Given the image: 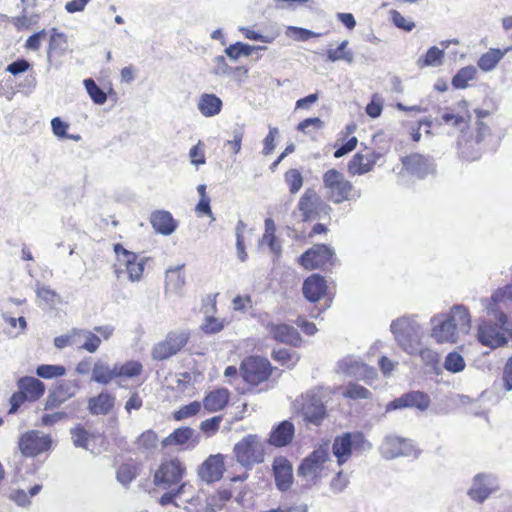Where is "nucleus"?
Returning <instances> with one entry per match:
<instances>
[{
  "instance_id": "nucleus-1",
  "label": "nucleus",
  "mask_w": 512,
  "mask_h": 512,
  "mask_svg": "<svg viewBox=\"0 0 512 512\" xmlns=\"http://www.w3.org/2000/svg\"><path fill=\"white\" fill-rule=\"evenodd\" d=\"M430 322V336L438 344H455L459 333L467 334L471 328L470 313L461 304L452 306L448 313L433 316Z\"/></svg>"
},
{
  "instance_id": "nucleus-2",
  "label": "nucleus",
  "mask_w": 512,
  "mask_h": 512,
  "mask_svg": "<svg viewBox=\"0 0 512 512\" xmlns=\"http://www.w3.org/2000/svg\"><path fill=\"white\" fill-rule=\"evenodd\" d=\"M487 313L494 315L495 321L483 319L478 324V341L491 349L504 346L507 343V332L512 327V321L502 311H496L491 304L486 306Z\"/></svg>"
},
{
  "instance_id": "nucleus-3",
  "label": "nucleus",
  "mask_w": 512,
  "mask_h": 512,
  "mask_svg": "<svg viewBox=\"0 0 512 512\" xmlns=\"http://www.w3.org/2000/svg\"><path fill=\"white\" fill-rule=\"evenodd\" d=\"M277 367L264 356L250 355L245 357L239 366V374L250 390L268 384Z\"/></svg>"
},
{
  "instance_id": "nucleus-4",
  "label": "nucleus",
  "mask_w": 512,
  "mask_h": 512,
  "mask_svg": "<svg viewBox=\"0 0 512 512\" xmlns=\"http://www.w3.org/2000/svg\"><path fill=\"white\" fill-rule=\"evenodd\" d=\"M322 181L327 200L334 204L352 201L360 196V191L353 183L335 168L327 170Z\"/></svg>"
},
{
  "instance_id": "nucleus-5",
  "label": "nucleus",
  "mask_w": 512,
  "mask_h": 512,
  "mask_svg": "<svg viewBox=\"0 0 512 512\" xmlns=\"http://www.w3.org/2000/svg\"><path fill=\"white\" fill-rule=\"evenodd\" d=\"M371 448V443L360 431L344 432L337 435L332 443V453L339 466L345 464L353 454H361Z\"/></svg>"
},
{
  "instance_id": "nucleus-6",
  "label": "nucleus",
  "mask_w": 512,
  "mask_h": 512,
  "mask_svg": "<svg viewBox=\"0 0 512 512\" xmlns=\"http://www.w3.org/2000/svg\"><path fill=\"white\" fill-rule=\"evenodd\" d=\"M236 460L246 469L260 464L265 458V445L256 434L243 437L233 448Z\"/></svg>"
},
{
  "instance_id": "nucleus-7",
  "label": "nucleus",
  "mask_w": 512,
  "mask_h": 512,
  "mask_svg": "<svg viewBox=\"0 0 512 512\" xmlns=\"http://www.w3.org/2000/svg\"><path fill=\"white\" fill-rule=\"evenodd\" d=\"M185 474L186 466L178 457L164 459L154 473L153 482L162 489H174L181 485L185 486Z\"/></svg>"
},
{
  "instance_id": "nucleus-8",
  "label": "nucleus",
  "mask_w": 512,
  "mask_h": 512,
  "mask_svg": "<svg viewBox=\"0 0 512 512\" xmlns=\"http://www.w3.org/2000/svg\"><path fill=\"white\" fill-rule=\"evenodd\" d=\"M191 334L188 330H173L165 338L157 342L152 350L153 360L163 361L178 354L189 342Z\"/></svg>"
},
{
  "instance_id": "nucleus-9",
  "label": "nucleus",
  "mask_w": 512,
  "mask_h": 512,
  "mask_svg": "<svg viewBox=\"0 0 512 512\" xmlns=\"http://www.w3.org/2000/svg\"><path fill=\"white\" fill-rule=\"evenodd\" d=\"M335 253L326 244H315L298 259L305 270L325 269L334 264Z\"/></svg>"
},
{
  "instance_id": "nucleus-10",
  "label": "nucleus",
  "mask_w": 512,
  "mask_h": 512,
  "mask_svg": "<svg viewBox=\"0 0 512 512\" xmlns=\"http://www.w3.org/2000/svg\"><path fill=\"white\" fill-rule=\"evenodd\" d=\"M328 460V448L319 447L302 460L298 468V474L315 483L323 476L325 464Z\"/></svg>"
},
{
  "instance_id": "nucleus-11",
  "label": "nucleus",
  "mask_w": 512,
  "mask_h": 512,
  "mask_svg": "<svg viewBox=\"0 0 512 512\" xmlns=\"http://www.w3.org/2000/svg\"><path fill=\"white\" fill-rule=\"evenodd\" d=\"M383 157V153L378 152L368 146H364L356 152L347 163V172L351 176H361L371 172L377 162Z\"/></svg>"
},
{
  "instance_id": "nucleus-12",
  "label": "nucleus",
  "mask_w": 512,
  "mask_h": 512,
  "mask_svg": "<svg viewBox=\"0 0 512 512\" xmlns=\"http://www.w3.org/2000/svg\"><path fill=\"white\" fill-rule=\"evenodd\" d=\"M113 250L116 255L117 264L124 267L129 280L132 282L141 280L145 269V260L140 259L136 253L127 250L120 243L114 244Z\"/></svg>"
},
{
  "instance_id": "nucleus-13",
  "label": "nucleus",
  "mask_w": 512,
  "mask_h": 512,
  "mask_svg": "<svg viewBox=\"0 0 512 512\" xmlns=\"http://www.w3.org/2000/svg\"><path fill=\"white\" fill-rule=\"evenodd\" d=\"M18 446L24 456L35 457L51 449L52 439L37 430H30L20 436Z\"/></svg>"
},
{
  "instance_id": "nucleus-14",
  "label": "nucleus",
  "mask_w": 512,
  "mask_h": 512,
  "mask_svg": "<svg viewBox=\"0 0 512 512\" xmlns=\"http://www.w3.org/2000/svg\"><path fill=\"white\" fill-rule=\"evenodd\" d=\"M297 207L302 220L307 222L318 219L327 206L313 189H307L300 197Z\"/></svg>"
},
{
  "instance_id": "nucleus-15",
  "label": "nucleus",
  "mask_w": 512,
  "mask_h": 512,
  "mask_svg": "<svg viewBox=\"0 0 512 512\" xmlns=\"http://www.w3.org/2000/svg\"><path fill=\"white\" fill-rule=\"evenodd\" d=\"M497 478L491 474H478L474 477L473 484L468 491L471 499L483 502L489 495L498 490Z\"/></svg>"
},
{
  "instance_id": "nucleus-16",
  "label": "nucleus",
  "mask_w": 512,
  "mask_h": 512,
  "mask_svg": "<svg viewBox=\"0 0 512 512\" xmlns=\"http://www.w3.org/2000/svg\"><path fill=\"white\" fill-rule=\"evenodd\" d=\"M267 330L273 340L279 343L299 347L302 338L295 327L285 323H268Z\"/></svg>"
},
{
  "instance_id": "nucleus-17",
  "label": "nucleus",
  "mask_w": 512,
  "mask_h": 512,
  "mask_svg": "<svg viewBox=\"0 0 512 512\" xmlns=\"http://www.w3.org/2000/svg\"><path fill=\"white\" fill-rule=\"evenodd\" d=\"M225 472L224 456L210 455L199 467L198 474L207 483L219 481Z\"/></svg>"
},
{
  "instance_id": "nucleus-18",
  "label": "nucleus",
  "mask_w": 512,
  "mask_h": 512,
  "mask_svg": "<svg viewBox=\"0 0 512 512\" xmlns=\"http://www.w3.org/2000/svg\"><path fill=\"white\" fill-rule=\"evenodd\" d=\"M273 473L276 487L287 491L293 483L292 465L285 457H277L273 462Z\"/></svg>"
},
{
  "instance_id": "nucleus-19",
  "label": "nucleus",
  "mask_w": 512,
  "mask_h": 512,
  "mask_svg": "<svg viewBox=\"0 0 512 512\" xmlns=\"http://www.w3.org/2000/svg\"><path fill=\"white\" fill-rule=\"evenodd\" d=\"M420 357V370L426 376H439L443 373L440 354L431 348H422L418 351Z\"/></svg>"
},
{
  "instance_id": "nucleus-20",
  "label": "nucleus",
  "mask_w": 512,
  "mask_h": 512,
  "mask_svg": "<svg viewBox=\"0 0 512 512\" xmlns=\"http://www.w3.org/2000/svg\"><path fill=\"white\" fill-rule=\"evenodd\" d=\"M303 295L310 302H318L327 292V283L323 276L312 274L304 280Z\"/></svg>"
},
{
  "instance_id": "nucleus-21",
  "label": "nucleus",
  "mask_w": 512,
  "mask_h": 512,
  "mask_svg": "<svg viewBox=\"0 0 512 512\" xmlns=\"http://www.w3.org/2000/svg\"><path fill=\"white\" fill-rule=\"evenodd\" d=\"M114 372L119 383L127 380H136L144 372V366L139 360H127L125 362H116Z\"/></svg>"
},
{
  "instance_id": "nucleus-22",
  "label": "nucleus",
  "mask_w": 512,
  "mask_h": 512,
  "mask_svg": "<svg viewBox=\"0 0 512 512\" xmlns=\"http://www.w3.org/2000/svg\"><path fill=\"white\" fill-rule=\"evenodd\" d=\"M230 391L221 387L207 393L203 398L202 405L208 412L223 410L229 403Z\"/></svg>"
},
{
  "instance_id": "nucleus-23",
  "label": "nucleus",
  "mask_w": 512,
  "mask_h": 512,
  "mask_svg": "<svg viewBox=\"0 0 512 512\" xmlns=\"http://www.w3.org/2000/svg\"><path fill=\"white\" fill-rule=\"evenodd\" d=\"M115 396L108 392L102 391L98 395L88 399V410L93 415H107L115 406Z\"/></svg>"
},
{
  "instance_id": "nucleus-24",
  "label": "nucleus",
  "mask_w": 512,
  "mask_h": 512,
  "mask_svg": "<svg viewBox=\"0 0 512 512\" xmlns=\"http://www.w3.org/2000/svg\"><path fill=\"white\" fill-rule=\"evenodd\" d=\"M294 433V425L290 421H282L270 432L268 442L275 447L287 446L292 442Z\"/></svg>"
},
{
  "instance_id": "nucleus-25",
  "label": "nucleus",
  "mask_w": 512,
  "mask_h": 512,
  "mask_svg": "<svg viewBox=\"0 0 512 512\" xmlns=\"http://www.w3.org/2000/svg\"><path fill=\"white\" fill-rule=\"evenodd\" d=\"M150 222L152 227L160 234L170 235L177 228V222L170 212L157 210L151 214Z\"/></svg>"
},
{
  "instance_id": "nucleus-26",
  "label": "nucleus",
  "mask_w": 512,
  "mask_h": 512,
  "mask_svg": "<svg viewBox=\"0 0 512 512\" xmlns=\"http://www.w3.org/2000/svg\"><path fill=\"white\" fill-rule=\"evenodd\" d=\"M17 386L28 398V401L31 402L37 401L45 393L44 383L35 377H21L17 382Z\"/></svg>"
},
{
  "instance_id": "nucleus-27",
  "label": "nucleus",
  "mask_w": 512,
  "mask_h": 512,
  "mask_svg": "<svg viewBox=\"0 0 512 512\" xmlns=\"http://www.w3.org/2000/svg\"><path fill=\"white\" fill-rule=\"evenodd\" d=\"M302 413L304 420L315 426H319L327 415L324 404L314 398L303 404Z\"/></svg>"
},
{
  "instance_id": "nucleus-28",
  "label": "nucleus",
  "mask_w": 512,
  "mask_h": 512,
  "mask_svg": "<svg viewBox=\"0 0 512 512\" xmlns=\"http://www.w3.org/2000/svg\"><path fill=\"white\" fill-rule=\"evenodd\" d=\"M222 100L215 94L204 93L200 96L198 109L205 117H212L220 113Z\"/></svg>"
},
{
  "instance_id": "nucleus-29",
  "label": "nucleus",
  "mask_w": 512,
  "mask_h": 512,
  "mask_svg": "<svg viewBox=\"0 0 512 512\" xmlns=\"http://www.w3.org/2000/svg\"><path fill=\"white\" fill-rule=\"evenodd\" d=\"M67 43V36L62 32H58L57 28H52L47 47L48 59L51 60L54 56L63 54L66 50Z\"/></svg>"
},
{
  "instance_id": "nucleus-30",
  "label": "nucleus",
  "mask_w": 512,
  "mask_h": 512,
  "mask_svg": "<svg viewBox=\"0 0 512 512\" xmlns=\"http://www.w3.org/2000/svg\"><path fill=\"white\" fill-rule=\"evenodd\" d=\"M194 430L190 427H180L175 429L167 437H165L161 444L163 447L181 446L187 444L192 440Z\"/></svg>"
},
{
  "instance_id": "nucleus-31",
  "label": "nucleus",
  "mask_w": 512,
  "mask_h": 512,
  "mask_svg": "<svg viewBox=\"0 0 512 512\" xmlns=\"http://www.w3.org/2000/svg\"><path fill=\"white\" fill-rule=\"evenodd\" d=\"M139 471L140 463L130 459L119 466L116 473L117 480L120 483L127 485L136 478V476L139 474Z\"/></svg>"
},
{
  "instance_id": "nucleus-32",
  "label": "nucleus",
  "mask_w": 512,
  "mask_h": 512,
  "mask_svg": "<svg viewBox=\"0 0 512 512\" xmlns=\"http://www.w3.org/2000/svg\"><path fill=\"white\" fill-rule=\"evenodd\" d=\"M92 380L102 385H107L113 380H117L114 366L110 368L102 362L95 363L92 369Z\"/></svg>"
},
{
  "instance_id": "nucleus-33",
  "label": "nucleus",
  "mask_w": 512,
  "mask_h": 512,
  "mask_svg": "<svg viewBox=\"0 0 512 512\" xmlns=\"http://www.w3.org/2000/svg\"><path fill=\"white\" fill-rule=\"evenodd\" d=\"M504 54L500 49H489L479 58L478 67L486 72L492 71L504 57Z\"/></svg>"
},
{
  "instance_id": "nucleus-34",
  "label": "nucleus",
  "mask_w": 512,
  "mask_h": 512,
  "mask_svg": "<svg viewBox=\"0 0 512 512\" xmlns=\"http://www.w3.org/2000/svg\"><path fill=\"white\" fill-rule=\"evenodd\" d=\"M465 367H466V362H465L464 357L456 351L449 352L445 356L444 362L442 365V369L444 368L446 371L453 373V374H457V373L464 371Z\"/></svg>"
},
{
  "instance_id": "nucleus-35",
  "label": "nucleus",
  "mask_w": 512,
  "mask_h": 512,
  "mask_svg": "<svg viewBox=\"0 0 512 512\" xmlns=\"http://www.w3.org/2000/svg\"><path fill=\"white\" fill-rule=\"evenodd\" d=\"M416 405V392L411 391L401 395L398 398L390 401L385 406V412H392L395 410H402L405 408H410Z\"/></svg>"
},
{
  "instance_id": "nucleus-36",
  "label": "nucleus",
  "mask_w": 512,
  "mask_h": 512,
  "mask_svg": "<svg viewBox=\"0 0 512 512\" xmlns=\"http://www.w3.org/2000/svg\"><path fill=\"white\" fill-rule=\"evenodd\" d=\"M159 442V438L157 433L148 429L142 432L135 440V445L138 450L141 451H150L157 447Z\"/></svg>"
},
{
  "instance_id": "nucleus-37",
  "label": "nucleus",
  "mask_w": 512,
  "mask_h": 512,
  "mask_svg": "<svg viewBox=\"0 0 512 512\" xmlns=\"http://www.w3.org/2000/svg\"><path fill=\"white\" fill-rule=\"evenodd\" d=\"M185 284V276L182 267L168 269L165 276V287L167 290L175 291Z\"/></svg>"
},
{
  "instance_id": "nucleus-38",
  "label": "nucleus",
  "mask_w": 512,
  "mask_h": 512,
  "mask_svg": "<svg viewBox=\"0 0 512 512\" xmlns=\"http://www.w3.org/2000/svg\"><path fill=\"white\" fill-rule=\"evenodd\" d=\"M271 357L274 361L278 362L282 366L292 368L296 365L299 360V356L295 352H291L286 348H279L273 350Z\"/></svg>"
},
{
  "instance_id": "nucleus-39",
  "label": "nucleus",
  "mask_w": 512,
  "mask_h": 512,
  "mask_svg": "<svg viewBox=\"0 0 512 512\" xmlns=\"http://www.w3.org/2000/svg\"><path fill=\"white\" fill-rule=\"evenodd\" d=\"M476 72L477 71L474 66H466L461 68L452 79L453 87L456 89L466 88L468 82L475 78Z\"/></svg>"
},
{
  "instance_id": "nucleus-40",
  "label": "nucleus",
  "mask_w": 512,
  "mask_h": 512,
  "mask_svg": "<svg viewBox=\"0 0 512 512\" xmlns=\"http://www.w3.org/2000/svg\"><path fill=\"white\" fill-rule=\"evenodd\" d=\"M348 41L344 40L336 49H329L326 52L327 60L331 62L344 60L348 63L353 61V53L346 50Z\"/></svg>"
},
{
  "instance_id": "nucleus-41",
  "label": "nucleus",
  "mask_w": 512,
  "mask_h": 512,
  "mask_svg": "<svg viewBox=\"0 0 512 512\" xmlns=\"http://www.w3.org/2000/svg\"><path fill=\"white\" fill-rule=\"evenodd\" d=\"M284 179L291 194H296L303 186V176L298 169L292 168L287 170L284 174Z\"/></svg>"
},
{
  "instance_id": "nucleus-42",
  "label": "nucleus",
  "mask_w": 512,
  "mask_h": 512,
  "mask_svg": "<svg viewBox=\"0 0 512 512\" xmlns=\"http://www.w3.org/2000/svg\"><path fill=\"white\" fill-rule=\"evenodd\" d=\"M83 83L87 93L89 94L90 98L93 100L95 104L102 105L106 102V93L96 84V82L93 79H85Z\"/></svg>"
},
{
  "instance_id": "nucleus-43",
  "label": "nucleus",
  "mask_w": 512,
  "mask_h": 512,
  "mask_svg": "<svg viewBox=\"0 0 512 512\" xmlns=\"http://www.w3.org/2000/svg\"><path fill=\"white\" fill-rule=\"evenodd\" d=\"M202 408V403L199 401L190 402L187 405L181 406L178 410L173 413V418L176 421H181L197 415Z\"/></svg>"
},
{
  "instance_id": "nucleus-44",
  "label": "nucleus",
  "mask_w": 512,
  "mask_h": 512,
  "mask_svg": "<svg viewBox=\"0 0 512 512\" xmlns=\"http://www.w3.org/2000/svg\"><path fill=\"white\" fill-rule=\"evenodd\" d=\"M254 48L248 44L242 42H236L231 44L225 49L226 55L232 59L237 60L241 56H250L253 52Z\"/></svg>"
},
{
  "instance_id": "nucleus-45",
  "label": "nucleus",
  "mask_w": 512,
  "mask_h": 512,
  "mask_svg": "<svg viewBox=\"0 0 512 512\" xmlns=\"http://www.w3.org/2000/svg\"><path fill=\"white\" fill-rule=\"evenodd\" d=\"M66 369L62 365H39L36 369V374L44 379H51L64 376Z\"/></svg>"
},
{
  "instance_id": "nucleus-46",
  "label": "nucleus",
  "mask_w": 512,
  "mask_h": 512,
  "mask_svg": "<svg viewBox=\"0 0 512 512\" xmlns=\"http://www.w3.org/2000/svg\"><path fill=\"white\" fill-rule=\"evenodd\" d=\"M324 127V122L318 118H306L299 122L297 125V130L302 132L303 134L312 135L313 132H317Z\"/></svg>"
},
{
  "instance_id": "nucleus-47",
  "label": "nucleus",
  "mask_w": 512,
  "mask_h": 512,
  "mask_svg": "<svg viewBox=\"0 0 512 512\" xmlns=\"http://www.w3.org/2000/svg\"><path fill=\"white\" fill-rule=\"evenodd\" d=\"M411 327L408 318L402 317L392 322L391 331L395 335L396 339L403 343L406 336L408 335L409 328Z\"/></svg>"
},
{
  "instance_id": "nucleus-48",
  "label": "nucleus",
  "mask_w": 512,
  "mask_h": 512,
  "mask_svg": "<svg viewBox=\"0 0 512 512\" xmlns=\"http://www.w3.org/2000/svg\"><path fill=\"white\" fill-rule=\"evenodd\" d=\"M444 58V50L439 49L436 46L431 47L425 54L422 66L438 67L442 65Z\"/></svg>"
},
{
  "instance_id": "nucleus-49",
  "label": "nucleus",
  "mask_w": 512,
  "mask_h": 512,
  "mask_svg": "<svg viewBox=\"0 0 512 512\" xmlns=\"http://www.w3.org/2000/svg\"><path fill=\"white\" fill-rule=\"evenodd\" d=\"M73 443L77 447L87 448L89 440L93 437L83 426L78 425L71 430Z\"/></svg>"
},
{
  "instance_id": "nucleus-50",
  "label": "nucleus",
  "mask_w": 512,
  "mask_h": 512,
  "mask_svg": "<svg viewBox=\"0 0 512 512\" xmlns=\"http://www.w3.org/2000/svg\"><path fill=\"white\" fill-rule=\"evenodd\" d=\"M436 166L430 157L418 155V179L429 175H435Z\"/></svg>"
},
{
  "instance_id": "nucleus-51",
  "label": "nucleus",
  "mask_w": 512,
  "mask_h": 512,
  "mask_svg": "<svg viewBox=\"0 0 512 512\" xmlns=\"http://www.w3.org/2000/svg\"><path fill=\"white\" fill-rule=\"evenodd\" d=\"M344 396L350 399H367L371 396L370 391L362 385L356 383H350L346 391L344 392Z\"/></svg>"
},
{
  "instance_id": "nucleus-52",
  "label": "nucleus",
  "mask_w": 512,
  "mask_h": 512,
  "mask_svg": "<svg viewBox=\"0 0 512 512\" xmlns=\"http://www.w3.org/2000/svg\"><path fill=\"white\" fill-rule=\"evenodd\" d=\"M47 37V32L42 29L38 32L33 33L27 38L24 44V48L30 51H37L40 49L42 41Z\"/></svg>"
},
{
  "instance_id": "nucleus-53",
  "label": "nucleus",
  "mask_w": 512,
  "mask_h": 512,
  "mask_svg": "<svg viewBox=\"0 0 512 512\" xmlns=\"http://www.w3.org/2000/svg\"><path fill=\"white\" fill-rule=\"evenodd\" d=\"M441 119L444 121L445 124L460 129H463L467 124L466 118L464 116L455 114L452 111H445L441 115Z\"/></svg>"
},
{
  "instance_id": "nucleus-54",
  "label": "nucleus",
  "mask_w": 512,
  "mask_h": 512,
  "mask_svg": "<svg viewBox=\"0 0 512 512\" xmlns=\"http://www.w3.org/2000/svg\"><path fill=\"white\" fill-rule=\"evenodd\" d=\"M222 416H214L201 422L200 429L208 436L214 435L220 427Z\"/></svg>"
},
{
  "instance_id": "nucleus-55",
  "label": "nucleus",
  "mask_w": 512,
  "mask_h": 512,
  "mask_svg": "<svg viewBox=\"0 0 512 512\" xmlns=\"http://www.w3.org/2000/svg\"><path fill=\"white\" fill-rule=\"evenodd\" d=\"M223 328L224 322L213 316L207 317L204 324L202 325V330L206 334H216Z\"/></svg>"
},
{
  "instance_id": "nucleus-56",
  "label": "nucleus",
  "mask_w": 512,
  "mask_h": 512,
  "mask_svg": "<svg viewBox=\"0 0 512 512\" xmlns=\"http://www.w3.org/2000/svg\"><path fill=\"white\" fill-rule=\"evenodd\" d=\"M189 157L191 163L195 165H202L205 163V152H204V144L199 141L196 145H194L189 151Z\"/></svg>"
},
{
  "instance_id": "nucleus-57",
  "label": "nucleus",
  "mask_w": 512,
  "mask_h": 512,
  "mask_svg": "<svg viewBox=\"0 0 512 512\" xmlns=\"http://www.w3.org/2000/svg\"><path fill=\"white\" fill-rule=\"evenodd\" d=\"M288 31L294 36V38L298 41H307L311 38L318 37L319 34L315 33L311 30L300 28V27H289Z\"/></svg>"
},
{
  "instance_id": "nucleus-58",
  "label": "nucleus",
  "mask_w": 512,
  "mask_h": 512,
  "mask_svg": "<svg viewBox=\"0 0 512 512\" xmlns=\"http://www.w3.org/2000/svg\"><path fill=\"white\" fill-rule=\"evenodd\" d=\"M357 145H358L357 137L352 136L343 145H341L334 151V157L335 158L343 157L344 155L352 152L357 147Z\"/></svg>"
},
{
  "instance_id": "nucleus-59",
  "label": "nucleus",
  "mask_w": 512,
  "mask_h": 512,
  "mask_svg": "<svg viewBox=\"0 0 512 512\" xmlns=\"http://www.w3.org/2000/svg\"><path fill=\"white\" fill-rule=\"evenodd\" d=\"M278 128L273 127L270 128L268 135L264 138L263 144V154L269 155L275 148V137L278 135Z\"/></svg>"
},
{
  "instance_id": "nucleus-60",
  "label": "nucleus",
  "mask_w": 512,
  "mask_h": 512,
  "mask_svg": "<svg viewBox=\"0 0 512 512\" xmlns=\"http://www.w3.org/2000/svg\"><path fill=\"white\" fill-rule=\"evenodd\" d=\"M391 18L395 26L404 30L410 31L414 27V23L408 21L400 12L393 10L391 12Z\"/></svg>"
},
{
  "instance_id": "nucleus-61",
  "label": "nucleus",
  "mask_w": 512,
  "mask_h": 512,
  "mask_svg": "<svg viewBox=\"0 0 512 512\" xmlns=\"http://www.w3.org/2000/svg\"><path fill=\"white\" fill-rule=\"evenodd\" d=\"M51 127L53 133L60 138H67L68 124L63 122L59 117H55L51 120Z\"/></svg>"
},
{
  "instance_id": "nucleus-62",
  "label": "nucleus",
  "mask_w": 512,
  "mask_h": 512,
  "mask_svg": "<svg viewBox=\"0 0 512 512\" xmlns=\"http://www.w3.org/2000/svg\"><path fill=\"white\" fill-rule=\"evenodd\" d=\"M100 344L101 338L96 334L89 333L81 348L90 353H94L99 348Z\"/></svg>"
},
{
  "instance_id": "nucleus-63",
  "label": "nucleus",
  "mask_w": 512,
  "mask_h": 512,
  "mask_svg": "<svg viewBox=\"0 0 512 512\" xmlns=\"http://www.w3.org/2000/svg\"><path fill=\"white\" fill-rule=\"evenodd\" d=\"M143 406V400L138 392L130 395L125 403V410L130 414L133 410H139Z\"/></svg>"
},
{
  "instance_id": "nucleus-64",
  "label": "nucleus",
  "mask_w": 512,
  "mask_h": 512,
  "mask_svg": "<svg viewBox=\"0 0 512 512\" xmlns=\"http://www.w3.org/2000/svg\"><path fill=\"white\" fill-rule=\"evenodd\" d=\"M503 298L512 299V285H507L502 289L496 291L492 296L488 304H491L494 308V304L501 301Z\"/></svg>"
}]
</instances>
